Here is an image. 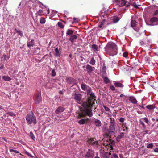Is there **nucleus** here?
I'll list each match as a JSON object with an SVG mask.
<instances>
[{"instance_id":"603ef678","label":"nucleus","mask_w":158,"mask_h":158,"mask_svg":"<svg viewBox=\"0 0 158 158\" xmlns=\"http://www.w3.org/2000/svg\"><path fill=\"white\" fill-rule=\"evenodd\" d=\"M111 158H118V157L117 155L113 154Z\"/></svg>"},{"instance_id":"ea45409f","label":"nucleus","mask_w":158,"mask_h":158,"mask_svg":"<svg viewBox=\"0 0 158 158\" xmlns=\"http://www.w3.org/2000/svg\"><path fill=\"white\" fill-rule=\"evenodd\" d=\"M110 124H116L114 119L113 118H110Z\"/></svg>"},{"instance_id":"5fc2aeb1","label":"nucleus","mask_w":158,"mask_h":158,"mask_svg":"<svg viewBox=\"0 0 158 158\" xmlns=\"http://www.w3.org/2000/svg\"><path fill=\"white\" fill-rule=\"evenodd\" d=\"M124 118H123L121 117L119 119V121L121 123H123L124 122Z\"/></svg>"},{"instance_id":"e2e57ef3","label":"nucleus","mask_w":158,"mask_h":158,"mask_svg":"<svg viewBox=\"0 0 158 158\" xmlns=\"http://www.w3.org/2000/svg\"><path fill=\"white\" fill-rule=\"evenodd\" d=\"M27 154L29 156H30V157H32V155L30 154V153H28V152H27Z\"/></svg>"},{"instance_id":"774afa93","label":"nucleus","mask_w":158,"mask_h":158,"mask_svg":"<svg viewBox=\"0 0 158 158\" xmlns=\"http://www.w3.org/2000/svg\"><path fill=\"white\" fill-rule=\"evenodd\" d=\"M2 139L4 140L6 142L7 141V140L5 138H2Z\"/></svg>"},{"instance_id":"7ed1b4c3","label":"nucleus","mask_w":158,"mask_h":158,"mask_svg":"<svg viewBox=\"0 0 158 158\" xmlns=\"http://www.w3.org/2000/svg\"><path fill=\"white\" fill-rule=\"evenodd\" d=\"M114 135H110L109 134V131H107V132L105 133L103 135L104 137L108 138L107 140L106 141H104L103 143V145L105 146L108 149L110 148V150H113V147L115 145V142L113 140H112L110 138L111 137V136Z\"/></svg>"},{"instance_id":"e433bc0d","label":"nucleus","mask_w":158,"mask_h":158,"mask_svg":"<svg viewBox=\"0 0 158 158\" xmlns=\"http://www.w3.org/2000/svg\"><path fill=\"white\" fill-rule=\"evenodd\" d=\"M92 48L95 51H98V47L95 44H93L92 46Z\"/></svg>"},{"instance_id":"69168bd1","label":"nucleus","mask_w":158,"mask_h":158,"mask_svg":"<svg viewBox=\"0 0 158 158\" xmlns=\"http://www.w3.org/2000/svg\"><path fill=\"white\" fill-rule=\"evenodd\" d=\"M125 96L123 94H121L120 95V97H121V98L124 97Z\"/></svg>"},{"instance_id":"bf43d9fd","label":"nucleus","mask_w":158,"mask_h":158,"mask_svg":"<svg viewBox=\"0 0 158 158\" xmlns=\"http://www.w3.org/2000/svg\"><path fill=\"white\" fill-rule=\"evenodd\" d=\"M9 114L10 116H14L15 115L14 114L12 113H11V112L9 113Z\"/></svg>"},{"instance_id":"72a5a7b5","label":"nucleus","mask_w":158,"mask_h":158,"mask_svg":"<svg viewBox=\"0 0 158 158\" xmlns=\"http://www.w3.org/2000/svg\"><path fill=\"white\" fill-rule=\"evenodd\" d=\"M46 20L44 18L41 17L40 19V22L41 24H44L45 23Z\"/></svg>"},{"instance_id":"473e14b6","label":"nucleus","mask_w":158,"mask_h":158,"mask_svg":"<svg viewBox=\"0 0 158 158\" xmlns=\"http://www.w3.org/2000/svg\"><path fill=\"white\" fill-rule=\"evenodd\" d=\"M153 146L154 145L153 143H148V145L147 146V148L151 149L152 148Z\"/></svg>"},{"instance_id":"cd10ccee","label":"nucleus","mask_w":158,"mask_h":158,"mask_svg":"<svg viewBox=\"0 0 158 158\" xmlns=\"http://www.w3.org/2000/svg\"><path fill=\"white\" fill-rule=\"evenodd\" d=\"M34 40H31V41L27 43V46L29 47H32L34 45Z\"/></svg>"},{"instance_id":"37998d69","label":"nucleus","mask_w":158,"mask_h":158,"mask_svg":"<svg viewBox=\"0 0 158 158\" xmlns=\"http://www.w3.org/2000/svg\"><path fill=\"white\" fill-rule=\"evenodd\" d=\"M3 58L4 60H8L10 57L6 55H4L3 56Z\"/></svg>"},{"instance_id":"4468645a","label":"nucleus","mask_w":158,"mask_h":158,"mask_svg":"<svg viewBox=\"0 0 158 158\" xmlns=\"http://www.w3.org/2000/svg\"><path fill=\"white\" fill-rule=\"evenodd\" d=\"M116 2L120 7L123 6L126 4V1L124 0H121V1L116 0Z\"/></svg>"},{"instance_id":"a878e982","label":"nucleus","mask_w":158,"mask_h":158,"mask_svg":"<svg viewBox=\"0 0 158 158\" xmlns=\"http://www.w3.org/2000/svg\"><path fill=\"white\" fill-rule=\"evenodd\" d=\"M55 55L57 57H59L60 56V53L58 48H56L55 49Z\"/></svg>"},{"instance_id":"f704fd0d","label":"nucleus","mask_w":158,"mask_h":158,"mask_svg":"<svg viewBox=\"0 0 158 158\" xmlns=\"http://www.w3.org/2000/svg\"><path fill=\"white\" fill-rule=\"evenodd\" d=\"M90 63L92 65H94L95 63V61L94 58H92L90 59Z\"/></svg>"},{"instance_id":"2f4dec72","label":"nucleus","mask_w":158,"mask_h":158,"mask_svg":"<svg viewBox=\"0 0 158 158\" xmlns=\"http://www.w3.org/2000/svg\"><path fill=\"white\" fill-rule=\"evenodd\" d=\"M77 39V36L75 35H73L71 37L70 40L72 42H73Z\"/></svg>"},{"instance_id":"de8ad7c7","label":"nucleus","mask_w":158,"mask_h":158,"mask_svg":"<svg viewBox=\"0 0 158 158\" xmlns=\"http://www.w3.org/2000/svg\"><path fill=\"white\" fill-rule=\"evenodd\" d=\"M128 54L127 52H125L123 53V56L125 57H127L128 56Z\"/></svg>"},{"instance_id":"393cba45","label":"nucleus","mask_w":158,"mask_h":158,"mask_svg":"<svg viewBox=\"0 0 158 158\" xmlns=\"http://www.w3.org/2000/svg\"><path fill=\"white\" fill-rule=\"evenodd\" d=\"M146 108L148 109L152 110L155 108V106L154 105H149L147 106Z\"/></svg>"},{"instance_id":"f03ea898","label":"nucleus","mask_w":158,"mask_h":158,"mask_svg":"<svg viewBox=\"0 0 158 158\" xmlns=\"http://www.w3.org/2000/svg\"><path fill=\"white\" fill-rule=\"evenodd\" d=\"M106 53L110 56H114L118 53V49L117 45L114 43H108L106 47Z\"/></svg>"},{"instance_id":"a18cd8bd","label":"nucleus","mask_w":158,"mask_h":158,"mask_svg":"<svg viewBox=\"0 0 158 158\" xmlns=\"http://www.w3.org/2000/svg\"><path fill=\"white\" fill-rule=\"evenodd\" d=\"M56 73L55 69H53L52 71L51 75L52 76L54 77L56 75Z\"/></svg>"},{"instance_id":"4d7b16f0","label":"nucleus","mask_w":158,"mask_h":158,"mask_svg":"<svg viewBox=\"0 0 158 158\" xmlns=\"http://www.w3.org/2000/svg\"><path fill=\"white\" fill-rule=\"evenodd\" d=\"M153 15L156 16L158 15V10H156L153 13Z\"/></svg>"},{"instance_id":"680f3d73","label":"nucleus","mask_w":158,"mask_h":158,"mask_svg":"<svg viewBox=\"0 0 158 158\" xmlns=\"http://www.w3.org/2000/svg\"><path fill=\"white\" fill-rule=\"evenodd\" d=\"M149 131L146 130L144 131L143 132H145V134H148V133Z\"/></svg>"},{"instance_id":"f257e3e1","label":"nucleus","mask_w":158,"mask_h":158,"mask_svg":"<svg viewBox=\"0 0 158 158\" xmlns=\"http://www.w3.org/2000/svg\"><path fill=\"white\" fill-rule=\"evenodd\" d=\"M87 94L89 95L88 98V100L87 102H82L81 105L84 107H92L95 103L94 101H93L94 99L95 100L96 98L94 93L91 91V88L89 87V89L87 90Z\"/></svg>"},{"instance_id":"4be33fe9","label":"nucleus","mask_w":158,"mask_h":158,"mask_svg":"<svg viewBox=\"0 0 158 158\" xmlns=\"http://www.w3.org/2000/svg\"><path fill=\"white\" fill-rule=\"evenodd\" d=\"M94 122L95 124L97 127H99L102 125L101 122L98 119H96Z\"/></svg>"},{"instance_id":"6e6d98bb","label":"nucleus","mask_w":158,"mask_h":158,"mask_svg":"<svg viewBox=\"0 0 158 158\" xmlns=\"http://www.w3.org/2000/svg\"><path fill=\"white\" fill-rule=\"evenodd\" d=\"M110 89L112 91L115 90V87L113 85L110 86Z\"/></svg>"},{"instance_id":"09e8293b","label":"nucleus","mask_w":158,"mask_h":158,"mask_svg":"<svg viewBox=\"0 0 158 158\" xmlns=\"http://www.w3.org/2000/svg\"><path fill=\"white\" fill-rule=\"evenodd\" d=\"M30 135L31 137L33 139H34V138H35V136H34V135L31 132L30 133Z\"/></svg>"},{"instance_id":"052dcab7","label":"nucleus","mask_w":158,"mask_h":158,"mask_svg":"<svg viewBox=\"0 0 158 158\" xmlns=\"http://www.w3.org/2000/svg\"><path fill=\"white\" fill-rule=\"evenodd\" d=\"M154 151L155 152L158 153V148L154 149Z\"/></svg>"},{"instance_id":"a211bd4d","label":"nucleus","mask_w":158,"mask_h":158,"mask_svg":"<svg viewBox=\"0 0 158 158\" xmlns=\"http://www.w3.org/2000/svg\"><path fill=\"white\" fill-rule=\"evenodd\" d=\"M75 101L78 103H79V94L78 93H75L73 95Z\"/></svg>"},{"instance_id":"8fccbe9b","label":"nucleus","mask_w":158,"mask_h":158,"mask_svg":"<svg viewBox=\"0 0 158 158\" xmlns=\"http://www.w3.org/2000/svg\"><path fill=\"white\" fill-rule=\"evenodd\" d=\"M131 5L136 8H138V5L136 4L135 2H134L131 4Z\"/></svg>"},{"instance_id":"6e6552de","label":"nucleus","mask_w":158,"mask_h":158,"mask_svg":"<svg viewBox=\"0 0 158 158\" xmlns=\"http://www.w3.org/2000/svg\"><path fill=\"white\" fill-rule=\"evenodd\" d=\"M87 142L89 145H92L94 147H97L98 144V141L96 140V139H94L93 138H90L88 139Z\"/></svg>"},{"instance_id":"0e129e2a","label":"nucleus","mask_w":158,"mask_h":158,"mask_svg":"<svg viewBox=\"0 0 158 158\" xmlns=\"http://www.w3.org/2000/svg\"><path fill=\"white\" fill-rule=\"evenodd\" d=\"M140 44L142 46L144 45V42L143 41H141L140 42Z\"/></svg>"},{"instance_id":"1a4fd4ad","label":"nucleus","mask_w":158,"mask_h":158,"mask_svg":"<svg viewBox=\"0 0 158 158\" xmlns=\"http://www.w3.org/2000/svg\"><path fill=\"white\" fill-rule=\"evenodd\" d=\"M106 22V20L105 19H103L101 22H100L98 25L99 27L100 28H102V27H103L105 28H106L109 26L111 25H112L111 23H108L106 24L105 25V22Z\"/></svg>"},{"instance_id":"2eb2a0df","label":"nucleus","mask_w":158,"mask_h":158,"mask_svg":"<svg viewBox=\"0 0 158 158\" xmlns=\"http://www.w3.org/2000/svg\"><path fill=\"white\" fill-rule=\"evenodd\" d=\"M129 101L131 103L134 104H136L137 103V101L136 99L133 96H130L129 97Z\"/></svg>"},{"instance_id":"c03bdc74","label":"nucleus","mask_w":158,"mask_h":158,"mask_svg":"<svg viewBox=\"0 0 158 158\" xmlns=\"http://www.w3.org/2000/svg\"><path fill=\"white\" fill-rule=\"evenodd\" d=\"M10 152H14L16 153H19V152L18 151L14 150L13 149H10Z\"/></svg>"},{"instance_id":"49530a36","label":"nucleus","mask_w":158,"mask_h":158,"mask_svg":"<svg viewBox=\"0 0 158 158\" xmlns=\"http://www.w3.org/2000/svg\"><path fill=\"white\" fill-rule=\"evenodd\" d=\"M73 20H74V21H73L72 22V23L73 24H74V23H78V19H77L76 18H73Z\"/></svg>"},{"instance_id":"58836bf2","label":"nucleus","mask_w":158,"mask_h":158,"mask_svg":"<svg viewBox=\"0 0 158 158\" xmlns=\"http://www.w3.org/2000/svg\"><path fill=\"white\" fill-rule=\"evenodd\" d=\"M43 11L42 10H40L37 13V15L41 16L43 15Z\"/></svg>"},{"instance_id":"ddd939ff","label":"nucleus","mask_w":158,"mask_h":158,"mask_svg":"<svg viewBox=\"0 0 158 158\" xmlns=\"http://www.w3.org/2000/svg\"><path fill=\"white\" fill-rule=\"evenodd\" d=\"M80 124H83L85 123H87L90 121V119L87 118L81 119H80Z\"/></svg>"},{"instance_id":"423d86ee","label":"nucleus","mask_w":158,"mask_h":158,"mask_svg":"<svg viewBox=\"0 0 158 158\" xmlns=\"http://www.w3.org/2000/svg\"><path fill=\"white\" fill-rule=\"evenodd\" d=\"M95 152L94 150L91 149H89L84 156L82 154V156L84 158H93L94 156Z\"/></svg>"},{"instance_id":"0eeeda50","label":"nucleus","mask_w":158,"mask_h":158,"mask_svg":"<svg viewBox=\"0 0 158 158\" xmlns=\"http://www.w3.org/2000/svg\"><path fill=\"white\" fill-rule=\"evenodd\" d=\"M136 19L135 16H132L131 19V27L133 28V29L135 30L136 31L138 32L139 31V29L135 28L137 22L136 21L135 19Z\"/></svg>"},{"instance_id":"a19ab883","label":"nucleus","mask_w":158,"mask_h":158,"mask_svg":"<svg viewBox=\"0 0 158 158\" xmlns=\"http://www.w3.org/2000/svg\"><path fill=\"white\" fill-rule=\"evenodd\" d=\"M16 31V32L19 35L21 36H22L23 33L22 31L19 30H17L15 29Z\"/></svg>"},{"instance_id":"c9c22d12","label":"nucleus","mask_w":158,"mask_h":158,"mask_svg":"<svg viewBox=\"0 0 158 158\" xmlns=\"http://www.w3.org/2000/svg\"><path fill=\"white\" fill-rule=\"evenodd\" d=\"M106 68L105 66V64H103V67L102 68V72L103 73H106Z\"/></svg>"},{"instance_id":"13d9d810","label":"nucleus","mask_w":158,"mask_h":158,"mask_svg":"<svg viewBox=\"0 0 158 158\" xmlns=\"http://www.w3.org/2000/svg\"><path fill=\"white\" fill-rule=\"evenodd\" d=\"M140 124H141L143 126V127L144 128H145V125L144 123L141 121H140Z\"/></svg>"},{"instance_id":"864d4df0","label":"nucleus","mask_w":158,"mask_h":158,"mask_svg":"<svg viewBox=\"0 0 158 158\" xmlns=\"http://www.w3.org/2000/svg\"><path fill=\"white\" fill-rule=\"evenodd\" d=\"M143 119L144 121H145V122L147 123H148L149 120L148 118H143Z\"/></svg>"},{"instance_id":"f3484780","label":"nucleus","mask_w":158,"mask_h":158,"mask_svg":"<svg viewBox=\"0 0 158 158\" xmlns=\"http://www.w3.org/2000/svg\"><path fill=\"white\" fill-rule=\"evenodd\" d=\"M124 134L123 132H121L120 134L117 136L116 138V141L117 142H119L121 138H123L124 137Z\"/></svg>"},{"instance_id":"79ce46f5","label":"nucleus","mask_w":158,"mask_h":158,"mask_svg":"<svg viewBox=\"0 0 158 158\" xmlns=\"http://www.w3.org/2000/svg\"><path fill=\"white\" fill-rule=\"evenodd\" d=\"M58 26L61 28L64 27V26L63 25V23L60 22H58L57 23Z\"/></svg>"},{"instance_id":"338daca9","label":"nucleus","mask_w":158,"mask_h":158,"mask_svg":"<svg viewBox=\"0 0 158 158\" xmlns=\"http://www.w3.org/2000/svg\"><path fill=\"white\" fill-rule=\"evenodd\" d=\"M4 68V65H2L0 67V69H3Z\"/></svg>"},{"instance_id":"412c9836","label":"nucleus","mask_w":158,"mask_h":158,"mask_svg":"<svg viewBox=\"0 0 158 158\" xmlns=\"http://www.w3.org/2000/svg\"><path fill=\"white\" fill-rule=\"evenodd\" d=\"M66 81L69 84H74L75 82V80L72 78H68L66 79Z\"/></svg>"},{"instance_id":"f8f14e48","label":"nucleus","mask_w":158,"mask_h":158,"mask_svg":"<svg viewBox=\"0 0 158 158\" xmlns=\"http://www.w3.org/2000/svg\"><path fill=\"white\" fill-rule=\"evenodd\" d=\"M107 149H109L110 152L109 153L108 152H104L102 154V156L103 158H108L109 157L110 155H111L110 152H111V151H113V150L114 149L113 148V150L111 149V150L110 149V148H107Z\"/></svg>"},{"instance_id":"bb28decb","label":"nucleus","mask_w":158,"mask_h":158,"mask_svg":"<svg viewBox=\"0 0 158 158\" xmlns=\"http://www.w3.org/2000/svg\"><path fill=\"white\" fill-rule=\"evenodd\" d=\"M114 85L116 87H123L124 86V85L120 82H115L114 83Z\"/></svg>"},{"instance_id":"5701e85b","label":"nucleus","mask_w":158,"mask_h":158,"mask_svg":"<svg viewBox=\"0 0 158 158\" xmlns=\"http://www.w3.org/2000/svg\"><path fill=\"white\" fill-rule=\"evenodd\" d=\"M119 18L117 16H115L113 17L112 20L114 23H116L119 20Z\"/></svg>"},{"instance_id":"4c0bfd02","label":"nucleus","mask_w":158,"mask_h":158,"mask_svg":"<svg viewBox=\"0 0 158 158\" xmlns=\"http://www.w3.org/2000/svg\"><path fill=\"white\" fill-rule=\"evenodd\" d=\"M73 34V31L72 30L70 29H68L66 32L67 35H71Z\"/></svg>"},{"instance_id":"9b49d317","label":"nucleus","mask_w":158,"mask_h":158,"mask_svg":"<svg viewBox=\"0 0 158 158\" xmlns=\"http://www.w3.org/2000/svg\"><path fill=\"white\" fill-rule=\"evenodd\" d=\"M34 100L36 104L39 103L41 100V96L40 94L36 95L34 98Z\"/></svg>"},{"instance_id":"20e7f679","label":"nucleus","mask_w":158,"mask_h":158,"mask_svg":"<svg viewBox=\"0 0 158 158\" xmlns=\"http://www.w3.org/2000/svg\"><path fill=\"white\" fill-rule=\"evenodd\" d=\"M84 107V108L80 107V118L85 117L86 115L90 117L93 116L92 110L89 108L90 107Z\"/></svg>"},{"instance_id":"6ab92c4d","label":"nucleus","mask_w":158,"mask_h":158,"mask_svg":"<svg viewBox=\"0 0 158 158\" xmlns=\"http://www.w3.org/2000/svg\"><path fill=\"white\" fill-rule=\"evenodd\" d=\"M86 69L87 70V73H90L93 70L94 67L89 65H87L86 66Z\"/></svg>"},{"instance_id":"dca6fc26","label":"nucleus","mask_w":158,"mask_h":158,"mask_svg":"<svg viewBox=\"0 0 158 158\" xmlns=\"http://www.w3.org/2000/svg\"><path fill=\"white\" fill-rule=\"evenodd\" d=\"M122 127L123 128V131H126L127 133V131L129 129L126 123H123L122 125Z\"/></svg>"},{"instance_id":"aec40b11","label":"nucleus","mask_w":158,"mask_h":158,"mask_svg":"<svg viewBox=\"0 0 158 158\" xmlns=\"http://www.w3.org/2000/svg\"><path fill=\"white\" fill-rule=\"evenodd\" d=\"M64 108L61 106H60L56 110L55 113L56 114H59L60 113L62 112L64 110Z\"/></svg>"},{"instance_id":"c85d7f7f","label":"nucleus","mask_w":158,"mask_h":158,"mask_svg":"<svg viewBox=\"0 0 158 158\" xmlns=\"http://www.w3.org/2000/svg\"><path fill=\"white\" fill-rule=\"evenodd\" d=\"M150 21L151 22H158V18L157 17H153L151 19Z\"/></svg>"},{"instance_id":"39448f33","label":"nucleus","mask_w":158,"mask_h":158,"mask_svg":"<svg viewBox=\"0 0 158 158\" xmlns=\"http://www.w3.org/2000/svg\"><path fill=\"white\" fill-rule=\"evenodd\" d=\"M26 119L27 123L29 124H31L32 123L34 124L36 123L35 117L32 112L27 114Z\"/></svg>"},{"instance_id":"b1692460","label":"nucleus","mask_w":158,"mask_h":158,"mask_svg":"<svg viewBox=\"0 0 158 158\" xmlns=\"http://www.w3.org/2000/svg\"><path fill=\"white\" fill-rule=\"evenodd\" d=\"M2 78L5 81H10L11 79L10 77L7 75L3 76Z\"/></svg>"},{"instance_id":"c756f323","label":"nucleus","mask_w":158,"mask_h":158,"mask_svg":"<svg viewBox=\"0 0 158 158\" xmlns=\"http://www.w3.org/2000/svg\"><path fill=\"white\" fill-rule=\"evenodd\" d=\"M103 78L104 82L106 84H108L109 83L110 80L108 78L106 77H103Z\"/></svg>"},{"instance_id":"3c124183","label":"nucleus","mask_w":158,"mask_h":158,"mask_svg":"<svg viewBox=\"0 0 158 158\" xmlns=\"http://www.w3.org/2000/svg\"><path fill=\"white\" fill-rule=\"evenodd\" d=\"M103 107L106 111H108L110 110L109 108L108 107L106 106H105L103 105Z\"/></svg>"},{"instance_id":"7c9ffc66","label":"nucleus","mask_w":158,"mask_h":158,"mask_svg":"<svg viewBox=\"0 0 158 158\" xmlns=\"http://www.w3.org/2000/svg\"><path fill=\"white\" fill-rule=\"evenodd\" d=\"M81 87L82 89L84 90H87L88 86L85 84H82L81 85Z\"/></svg>"},{"instance_id":"9d476101","label":"nucleus","mask_w":158,"mask_h":158,"mask_svg":"<svg viewBox=\"0 0 158 158\" xmlns=\"http://www.w3.org/2000/svg\"><path fill=\"white\" fill-rule=\"evenodd\" d=\"M116 124H110L109 126V129L108 130L109 131V133L110 135H114L115 132V127Z\"/></svg>"}]
</instances>
